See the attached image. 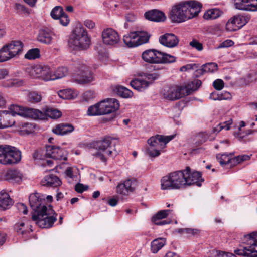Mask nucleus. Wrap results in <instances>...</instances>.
I'll use <instances>...</instances> for the list:
<instances>
[{
    "instance_id": "obj_1",
    "label": "nucleus",
    "mask_w": 257,
    "mask_h": 257,
    "mask_svg": "<svg viewBox=\"0 0 257 257\" xmlns=\"http://www.w3.org/2000/svg\"><path fill=\"white\" fill-rule=\"evenodd\" d=\"M30 206L34 211L32 219L40 227L48 228L52 227L57 220V214L50 205H46L42 195L39 193L31 194L29 196Z\"/></svg>"
},
{
    "instance_id": "obj_2",
    "label": "nucleus",
    "mask_w": 257,
    "mask_h": 257,
    "mask_svg": "<svg viewBox=\"0 0 257 257\" xmlns=\"http://www.w3.org/2000/svg\"><path fill=\"white\" fill-rule=\"evenodd\" d=\"M202 8V4L196 0L181 2L172 7L170 18L174 23L183 22L197 17Z\"/></svg>"
},
{
    "instance_id": "obj_3",
    "label": "nucleus",
    "mask_w": 257,
    "mask_h": 257,
    "mask_svg": "<svg viewBox=\"0 0 257 257\" xmlns=\"http://www.w3.org/2000/svg\"><path fill=\"white\" fill-rule=\"evenodd\" d=\"M186 178L185 171H179L170 173L162 177L161 188L163 190L180 189L186 186Z\"/></svg>"
},
{
    "instance_id": "obj_4",
    "label": "nucleus",
    "mask_w": 257,
    "mask_h": 257,
    "mask_svg": "<svg viewBox=\"0 0 257 257\" xmlns=\"http://www.w3.org/2000/svg\"><path fill=\"white\" fill-rule=\"evenodd\" d=\"M68 44L71 48H88L91 45V37L83 28H76L70 35Z\"/></svg>"
},
{
    "instance_id": "obj_5",
    "label": "nucleus",
    "mask_w": 257,
    "mask_h": 257,
    "mask_svg": "<svg viewBox=\"0 0 257 257\" xmlns=\"http://www.w3.org/2000/svg\"><path fill=\"white\" fill-rule=\"evenodd\" d=\"M112 141L111 137H105L103 140L97 142L95 145L97 152L93 153V156L103 162H106L108 158L115 156L117 152L110 146Z\"/></svg>"
},
{
    "instance_id": "obj_6",
    "label": "nucleus",
    "mask_w": 257,
    "mask_h": 257,
    "mask_svg": "<svg viewBox=\"0 0 257 257\" xmlns=\"http://www.w3.org/2000/svg\"><path fill=\"white\" fill-rule=\"evenodd\" d=\"M174 136H163L157 135L150 138L148 140L149 147L147 154L151 157H156L160 155V151L166 147V145L173 139Z\"/></svg>"
},
{
    "instance_id": "obj_7",
    "label": "nucleus",
    "mask_w": 257,
    "mask_h": 257,
    "mask_svg": "<svg viewBox=\"0 0 257 257\" xmlns=\"http://www.w3.org/2000/svg\"><path fill=\"white\" fill-rule=\"evenodd\" d=\"M243 249H236L234 252L239 255L257 257V232L244 236Z\"/></svg>"
},
{
    "instance_id": "obj_8",
    "label": "nucleus",
    "mask_w": 257,
    "mask_h": 257,
    "mask_svg": "<svg viewBox=\"0 0 257 257\" xmlns=\"http://www.w3.org/2000/svg\"><path fill=\"white\" fill-rule=\"evenodd\" d=\"M26 72L31 77L40 78L44 81L54 80L50 68L44 64H36L29 66L26 68Z\"/></svg>"
},
{
    "instance_id": "obj_9",
    "label": "nucleus",
    "mask_w": 257,
    "mask_h": 257,
    "mask_svg": "<svg viewBox=\"0 0 257 257\" xmlns=\"http://www.w3.org/2000/svg\"><path fill=\"white\" fill-rule=\"evenodd\" d=\"M21 152L10 146H0V163L4 165L17 163L21 160Z\"/></svg>"
},
{
    "instance_id": "obj_10",
    "label": "nucleus",
    "mask_w": 257,
    "mask_h": 257,
    "mask_svg": "<svg viewBox=\"0 0 257 257\" xmlns=\"http://www.w3.org/2000/svg\"><path fill=\"white\" fill-rule=\"evenodd\" d=\"M150 36L144 31H135L123 36V42L128 47H138L148 42Z\"/></svg>"
},
{
    "instance_id": "obj_11",
    "label": "nucleus",
    "mask_w": 257,
    "mask_h": 257,
    "mask_svg": "<svg viewBox=\"0 0 257 257\" xmlns=\"http://www.w3.org/2000/svg\"><path fill=\"white\" fill-rule=\"evenodd\" d=\"M75 67L76 82L80 84H85L94 80L92 73L86 64L77 63Z\"/></svg>"
},
{
    "instance_id": "obj_12",
    "label": "nucleus",
    "mask_w": 257,
    "mask_h": 257,
    "mask_svg": "<svg viewBox=\"0 0 257 257\" xmlns=\"http://www.w3.org/2000/svg\"><path fill=\"white\" fill-rule=\"evenodd\" d=\"M249 20V18L241 15H237L230 19L226 24L228 31H236L243 27Z\"/></svg>"
},
{
    "instance_id": "obj_13",
    "label": "nucleus",
    "mask_w": 257,
    "mask_h": 257,
    "mask_svg": "<svg viewBox=\"0 0 257 257\" xmlns=\"http://www.w3.org/2000/svg\"><path fill=\"white\" fill-rule=\"evenodd\" d=\"M101 37L104 44L114 46L120 40L118 33L112 28H107L102 32Z\"/></svg>"
},
{
    "instance_id": "obj_14",
    "label": "nucleus",
    "mask_w": 257,
    "mask_h": 257,
    "mask_svg": "<svg viewBox=\"0 0 257 257\" xmlns=\"http://www.w3.org/2000/svg\"><path fill=\"white\" fill-rule=\"evenodd\" d=\"M164 98L170 100H175L185 96L182 86H173L164 89Z\"/></svg>"
},
{
    "instance_id": "obj_15",
    "label": "nucleus",
    "mask_w": 257,
    "mask_h": 257,
    "mask_svg": "<svg viewBox=\"0 0 257 257\" xmlns=\"http://www.w3.org/2000/svg\"><path fill=\"white\" fill-rule=\"evenodd\" d=\"M101 107L104 111L105 115L112 114L114 116V113L119 108V101L115 98H107L100 101Z\"/></svg>"
},
{
    "instance_id": "obj_16",
    "label": "nucleus",
    "mask_w": 257,
    "mask_h": 257,
    "mask_svg": "<svg viewBox=\"0 0 257 257\" xmlns=\"http://www.w3.org/2000/svg\"><path fill=\"white\" fill-rule=\"evenodd\" d=\"M46 156L55 160H66L65 151L59 147L53 145L46 146Z\"/></svg>"
},
{
    "instance_id": "obj_17",
    "label": "nucleus",
    "mask_w": 257,
    "mask_h": 257,
    "mask_svg": "<svg viewBox=\"0 0 257 257\" xmlns=\"http://www.w3.org/2000/svg\"><path fill=\"white\" fill-rule=\"evenodd\" d=\"M186 178V186H190L195 184L198 186H201L200 182L203 181L201 174L199 172L195 171L191 172L190 167H187L184 170Z\"/></svg>"
},
{
    "instance_id": "obj_18",
    "label": "nucleus",
    "mask_w": 257,
    "mask_h": 257,
    "mask_svg": "<svg viewBox=\"0 0 257 257\" xmlns=\"http://www.w3.org/2000/svg\"><path fill=\"white\" fill-rule=\"evenodd\" d=\"M136 185L137 181L135 179H127L117 186L116 192L120 194L128 195L135 190Z\"/></svg>"
},
{
    "instance_id": "obj_19",
    "label": "nucleus",
    "mask_w": 257,
    "mask_h": 257,
    "mask_svg": "<svg viewBox=\"0 0 257 257\" xmlns=\"http://www.w3.org/2000/svg\"><path fill=\"white\" fill-rule=\"evenodd\" d=\"M160 43L163 46L172 48L176 47L179 43V39L172 33H166L159 38Z\"/></svg>"
},
{
    "instance_id": "obj_20",
    "label": "nucleus",
    "mask_w": 257,
    "mask_h": 257,
    "mask_svg": "<svg viewBox=\"0 0 257 257\" xmlns=\"http://www.w3.org/2000/svg\"><path fill=\"white\" fill-rule=\"evenodd\" d=\"M160 52L155 49H147L142 55L143 59L148 63H158L160 58L158 54Z\"/></svg>"
},
{
    "instance_id": "obj_21",
    "label": "nucleus",
    "mask_w": 257,
    "mask_h": 257,
    "mask_svg": "<svg viewBox=\"0 0 257 257\" xmlns=\"http://www.w3.org/2000/svg\"><path fill=\"white\" fill-rule=\"evenodd\" d=\"M144 16L146 19L154 22H163L166 19L163 12L156 9L146 12Z\"/></svg>"
},
{
    "instance_id": "obj_22",
    "label": "nucleus",
    "mask_w": 257,
    "mask_h": 257,
    "mask_svg": "<svg viewBox=\"0 0 257 257\" xmlns=\"http://www.w3.org/2000/svg\"><path fill=\"white\" fill-rule=\"evenodd\" d=\"M74 130V126L68 123H61L56 125L52 132L58 135H65L72 132Z\"/></svg>"
},
{
    "instance_id": "obj_23",
    "label": "nucleus",
    "mask_w": 257,
    "mask_h": 257,
    "mask_svg": "<svg viewBox=\"0 0 257 257\" xmlns=\"http://www.w3.org/2000/svg\"><path fill=\"white\" fill-rule=\"evenodd\" d=\"M41 183L44 186L56 187L60 186L62 182L57 176L50 174L45 176L42 180Z\"/></svg>"
},
{
    "instance_id": "obj_24",
    "label": "nucleus",
    "mask_w": 257,
    "mask_h": 257,
    "mask_svg": "<svg viewBox=\"0 0 257 257\" xmlns=\"http://www.w3.org/2000/svg\"><path fill=\"white\" fill-rule=\"evenodd\" d=\"M172 211V210L167 209L158 211L156 215L152 217V221L157 225H163L169 223L170 222H167L166 220L161 221V220L166 218Z\"/></svg>"
},
{
    "instance_id": "obj_25",
    "label": "nucleus",
    "mask_w": 257,
    "mask_h": 257,
    "mask_svg": "<svg viewBox=\"0 0 257 257\" xmlns=\"http://www.w3.org/2000/svg\"><path fill=\"white\" fill-rule=\"evenodd\" d=\"M13 205L9 195L4 191L0 192V210L8 209Z\"/></svg>"
},
{
    "instance_id": "obj_26",
    "label": "nucleus",
    "mask_w": 257,
    "mask_h": 257,
    "mask_svg": "<svg viewBox=\"0 0 257 257\" xmlns=\"http://www.w3.org/2000/svg\"><path fill=\"white\" fill-rule=\"evenodd\" d=\"M201 81L198 79H194L189 82L186 85L182 86L185 96L190 94L193 92L197 90L201 85Z\"/></svg>"
},
{
    "instance_id": "obj_27",
    "label": "nucleus",
    "mask_w": 257,
    "mask_h": 257,
    "mask_svg": "<svg viewBox=\"0 0 257 257\" xmlns=\"http://www.w3.org/2000/svg\"><path fill=\"white\" fill-rule=\"evenodd\" d=\"M24 117H29L34 119H44L46 118L44 112L33 108H26Z\"/></svg>"
},
{
    "instance_id": "obj_28",
    "label": "nucleus",
    "mask_w": 257,
    "mask_h": 257,
    "mask_svg": "<svg viewBox=\"0 0 257 257\" xmlns=\"http://www.w3.org/2000/svg\"><path fill=\"white\" fill-rule=\"evenodd\" d=\"M149 84V81L139 78L133 79L130 82L131 86L139 91H143L148 88Z\"/></svg>"
},
{
    "instance_id": "obj_29",
    "label": "nucleus",
    "mask_w": 257,
    "mask_h": 257,
    "mask_svg": "<svg viewBox=\"0 0 257 257\" xmlns=\"http://www.w3.org/2000/svg\"><path fill=\"white\" fill-rule=\"evenodd\" d=\"M22 174L17 170L10 169L7 171L6 175L5 178L13 182H19L22 180Z\"/></svg>"
},
{
    "instance_id": "obj_30",
    "label": "nucleus",
    "mask_w": 257,
    "mask_h": 257,
    "mask_svg": "<svg viewBox=\"0 0 257 257\" xmlns=\"http://www.w3.org/2000/svg\"><path fill=\"white\" fill-rule=\"evenodd\" d=\"M252 0H234V5L236 9L241 10L253 11V8L251 7Z\"/></svg>"
},
{
    "instance_id": "obj_31",
    "label": "nucleus",
    "mask_w": 257,
    "mask_h": 257,
    "mask_svg": "<svg viewBox=\"0 0 257 257\" xmlns=\"http://www.w3.org/2000/svg\"><path fill=\"white\" fill-rule=\"evenodd\" d=\"M22 49H18L16 51H11L10 49H0V62L8 60L10 58L18 55Z\"/></svg>"
},
{
    "instance_id": "obj_32",
    "label": "nucleus",
    "mask_w": 257,
    "mask_h": 257,
    "mask_svg": "<svg viewBox=\"0 0 257 257\" xmlns=\"http://www.w3.org/2000/svg\"><path fill=\"white\" fill-rule=\"evenodd\" d=\"M166 244V239L158 238L153 240L151 243V251L153 253H157Z\"/></svg>"
},
{
    "instance_id": "obj_33",
    "label": "nucleus",
    "mask_w": 257,
    "mask_h": 257,
    "mask_svg": "<svg viewBox=\"0 0 257 257\" xmlns=\"http://www.w3.org/2000/svg\"><path fill=\"white\" fill-rule=\"evenodd\" d=\"M218 69L217 64L215 63H208L202 65V68L196 70L199 74L203 75L205 72L213 73Z\"/></svg>"
},
{
    "instance_id": "obj_34",
    "label": "nucleus",
    "mask_w": 257,
    "mask_h": 257,
    "mask_svg": "<svg viewBox=\"0 0 257 257\" xmlns=\"http://www.w3.org/2000/svg\"><path fill=\"white\" fill-rule=\"evenodd\" d=\"M87 113L89 115L91 116L105 115L104 111H103V109L101 107L100 102L89 107L87 111Z\"/></svg>"
},
{
    "instance_id": "obj_35",
    "label": "nucleus",
    "mask_w": 257,
    "mask_h": 257,
    "mask_svg": "<svg viewBox=\"0 0 257 257\" xmlns=\"http://www.w3.org/2000/svg\"><path fill=\"white\" fill-rule=\"evenodd\" d=\"M37 39L39 41L44 44H50L52 40L51 34L46 30H41Z\"/></svg>"
},
{
    "instance_id": "obj_36",
    "label": "nucleus",
    "mask_w": 257,
    "mask_h": 257,
    "mask_svg": "<svg viewBox=\"0 0 257 257\" xmlns=\"http://www.w3.org/2000/svg\"><path fill=\"white\" fill-rule=\"evenodd\" d=\"M5 115H2V128L12 126L15 123L13 117L8 112L5 113Z\"/></svg>"
},
{
    "instance_id": "obj_37",
    "label": "nucleus",
    "mask_w": 257,
    "mask_h": 257,
    "mask_svg": "<svg viewBox=\"0 0 257 257\" xmlns=\"http://www.w3.org/2000/svg\"><path fill=\"white\" fill-rule=\"evenodd\" d=\"M216 159L221 166L229 164L231 166H233V158H230L227 153L217 154Z\"/></svg>"
},
{
    "instance_id": "obj_38",
    "label": "nucleus",
    "mask_w": 257,
    "mask_h": 257,
    "mask_svg": "<svg viewBox=\"0 0 257 257\" xmlns=\"http://www.w3.org/2000/svg\"><path fill=\"white\" fill-rule=\"evenodd\" d=\"M221 14V12L218 9L208 10L204 14L203 18L205 20L215 19Z\"/></svg>"
},
{
    "instance_id": "obj_39",
    "label": "nucleus",
    "mask_w": 257,
    "mask_h": 257,
    "mask_svg": "<svg viewBox=\"0 0 257 257\" xmlns=\"http://www.w3.org/2000/svg\"><path fill=\"white\" fill-rule=\"evenodd\" d=\"M9 113L14 117L15 115H18L23 117L25 116L26 108L22 107L17 105H13L10 107Z\"/></svg>"
},
{
    "instance_id": "obj_40",
    "label": "nucleus",
    "mask_w": 257,
    "mask_h": 257,
    "mask_svg": "<svg viewBox=\"0 0 257 257\" xmlns=\"http://www.w3.org/2000/svg\"><path fill=\"white\" fill-rule=\"evenodd\" d=\"M117 94L123 98H131L133 96V93L130 89L121 86L116 87Z\"/></svg>"
},
{
    "instance_id": "obj_41",
    "label": "nucleus",
    "mask_w": 257,
    "mask_h": 257,
    "mask_svg": "<svg viewBox=\"0 0 257 257\" xmlns=\"http://www.w3.org/2000/svg\"><path fill=\"white\" fill-rule=\"evenodd\" d=\"M58 93L59 96L63 99H72L76 95L71 89L61 90Z\"/></svg>"
},
{
    "instance_id": "obj_42",
    "label": "nucleus",
    "mask_w": 257,
    "mask_h": 257,
    "mask_svg": "<svg viewBox=\"0 0 257 257\" xmlns=\"http://www.w3.org/2000/svg\"><path fill=\"white\" fill-rule=\"evenodd\" d=\"M68 74V69L65 67H61L57 68L52 74V78H54V80L57 79H60L65 76Z\"/></svg>"
},
{
    "instance_id": "obj_43",
    "label": "nucleus",
    "mask_w": 257,
    "mask_h": 257,
    "mask_svg": "<svg viewBox=\"0 0 257 257\" xmlns=\"http://www.w3.org/2000/svg\"><path fill=\"white\" fill-rule=\"evenodd\" d=\"M158 55L160 59L158 63H170L175 61L176 58L173 56L163 53L161 52Z\"/></svg>"
},
{
    "instance_id": "obj_44",
    "label": "nucleus",
    "mask_w": 257,
    "mask_h": 257,
    "mask_svg": "<svg viewBox=\"0 0 257 257\" xmlns=\"http://www.w3.org/2000/svg\"><path fill=\"white\" fill-rule=\"evenodd\" d=\"M138 75L141 77H144L145 79H147L149 81H150V84L152 83L153 81L158 79L160 75L158 73H144L140 72L138 74Z\"/></svg>"
},
{
    "instance_id": "obj_45",
    "label": "nucleus",
    "mask_w": 257,
    "mask_h": 257,
    "mask_svg": "<svg viewBox=\"0 0 257 257\" xmlns=\"http://www.w3.org/2000/svg\"><path fill=\"white\" fill-rule=\"evenodd\" d=\"M65 14L63 9L61 6L55 7L51 12L50 15L55 20H58L62 15Z\"/></svg>"
},
{
    "instance_id": "obj_46",
    "label": "nucleus",
    "mask_w": 257,
    "mask_h": 257,
    "mask_svg": "<svg viewBox=\"0 0 257 257\" xmlns=\"http://www.w3.org/2000/svg\"><path fill=\"white\" fill-rule=\"evenodd\" d=\"M40 57L39 49H29L25 55V58L29 60H34Z\"/></svg>"
},
{
    "instance_id": "obj_47",
    "label": "nucleus",
    "mask_w": 257,
    "mask_h": 257,
    "mask_svg": "<svg viewBox=\"0 0 257 257\" xmlns=\"http://www.w3.org/2000/svg\"><path fill=\"white\" fill-rule=\"evenodd\" d=\"M232 123V119L219 123L216 127H214L212 132L213 133H216L221 131L222 129L225 128L226 130L230 129V125Z\"/></svg>"
},
{
    "instance_id": "obj_48",
    "label": "nucleus",
    "mask_w": 257,
    "mask_h": 257,
    "mask_svg": "<svg viewBox=\"0 0 257 257\" xmlns=\"http://www.w3.org/2000/svg\"><path fill=\"white\" fill-rule=\"evenodd\" d=\"M210 136L206 132L200 133L196 136V140H198V144L200 145L206 142L207 140H212L214 137H210Z\"/></svg>"
},
{
    "instance_id": "obj_49",
    "label": "nucleus",
    "mask_w": 257,
    "mask_h": 257,
    "mask_svg": "<svg viewBox=\"0 0 257 257\" xmlns=\"http://www.w3.org/2000/svg\"><path fill=\"white\" fill-rule=\"evenodd\" d=\"M44 113H45L46 116H47L53 119L59 118L61 115L60 111L52 108L47 109Z\"/></svg>"
},
{
    "instance_id": "obj_50",
    "label": "nucleus",
    "mask_w": 257,
    "mask_h": 257,
    "mask_svg": "<svg viewBox=\"0 0 257 257\" xmlns=\"http://www.w3.org/2000/svg\"><path fill=\"white\" fill-rule=\"evenodd\" d=\"M24 44L23 42L20 40H13L4 45L2 48H11L12 47H19L23 48Z\"/></svg>"
},
{
    "instance_id": "obj_51",
    "label": "nucleus",
    "mask_w": 257,
    "mask_h": 257,
    "mask_svg": "<svg viewBox=\"0 0 257 257\" xmlns=\"http://www.w3.org/2000/svg\"><path fill=\"white\" fill-rule=\"evenodd\" d=\"M29 100L32 103H38L42 99L41 96L36 92H31L28 95Z\"/></svg>"
},
{
    "instance_id": "obj_52",
    "label": "nucleus",
    "mask_w": 257,
    "mask_h": 257,
    "mask_svg": "<svg viewBox=\"0 0 257 257\" xmlns=\"http://www.w3.org/2000/svg\"><path fill=\"white\" fill-rule=\"evenodd\" d=\"M177 232L179 233H186L195 235L200 233V230L194 228H180L178 229Z\"/></svg>"
},
{
    "instance_id": "obj_53",
    "label": "nucleus",
    "mask_w": 257,
    "mask_h": 257,
    "mask_svg": "<svg viewBox=\"0 0 257 257\" xmlns=\"http://www.w3.org/2000/svg\"><path fill=\"white\" fill-rule=\"evenodd\" d=\"M250 159V157L248 155H239L238 156L233 158V166H235L237 164L246 160H248Z\"/></svg>"
},
{
    "instance_id": "obj_54",
    "label": "nucleus",
    "mask_w": 257,
    "mask_h": 257,
    "mask_svg": "<svg viewBox=\"0 0 257 257\" xmlns=\"http://www.w3.org/2000/svg\"><path fill=\"white\" fill-rule=\"evenodd\" d=\"M253 132L252 130H248L245 133H243L240 132L235 133L234 134L235 136L240 141L245 142L244 138L248 135L252 134Z\"/></svg>"
},
{
    "instance_id": "obj_55",
    "label": "nucleus",
    "mask_w": 257,
    "mask_h": 257,
    "mask_svg": "<svg viewBox=\"0 0 257 257\" xmlns=\"http://www.w3.org/2000/svg\"><path fill=\"white\" fill-rule=\"evenodd\" d=\"M198 67V65L197 64H188L186 65L183 66L180 68V71L181 72L187 71L190 70H193L195 69H197Z\"/></svg>"
},
{
    "instance_id": "obj_56",
    "label": "nucleus",
    "mask_w": 257,
    "mask_h": 257,
    "mask_svg": "<svg viewBox=\"0 0 257 257\" xmlns=\"http://www.w3.org/2000/svg\"><path fill=\"white\" fill-rule=\"evenodd\" d=\"M98 58L100 61H106L108 58V54L106 49H100L98 52Z\"/></svg>"
},
{
    "instance_id": "obj_57",
    "label": "nucleus",
    "mask_w": 257,
    "mask_h": 257,
    "mask_svg": "<svg viewBox=\"0 0 257 257\" xmlns=\"http://www.w3.org/2000/svg\"><path fill=\"white\" fill-rule=\"evenodd\" d=\"M213 85L216 90H220L224 87V82L221 79H217L214 81Z\"/></svg>"
},
{
    "instance_id": "obj_58",
    "label": "nucleus",
    "mask_w": 257,
    "mask_h": 257,
    "mask_svg": "<svg viewBox=\"0 0 257 257\" xmlns=\"http://www.w3.org/2000/svg\"><path fill=\"white\" fill-rule=\"evenodd\" d=\"M234 44V42L231 40H226L221 43L217 47V48H223L231 47Z\"/></svg>"
},
{
    "instance_id": "obj_59",
    "label": "nucleus",
    "mask_w": 257,
    "mask_h": 257,
    "mask_svg": "<svg viewBox=\"0 0 257 257\" xmlns=\"http://www.w3.org/2000/svg\"><path fill=\"white\" fill-rule=\"evenodd\" d=\"M20 85V84H19V81L17 79H12L10 80L7 81L4 83V86L5 87H13V86H18Z\"/></svg>"
},
{
    "instance_id": "obj_60",
    "label": "nucleus",
    "mask_w": 257,
    "mask_h": 257,
    "mask_svg": "<svg viewBox=\"0 0 257 257\" xmlns=\"http://www.w3.org/2000/svg\"><path fill=\"white\" fill-rule=\"evenodd\" d=\"M60 23L63 26H67L69 23V19L68 16L66 14H64L60 18H58Z\"/></svg>"
},
{
    "instance_id": "obj_61",
    "label": "nucleus",
    "mask_w": 257,
    "mask_h": 257,
    "mask_svg": "<svg viewBox=\"0 0 257 257\" xmlns=\"http://www.w3.org/2000/svg\"><path fill=\"white\" fill-rule=\"evenodd\" d=\"M17 207L20 213L24 214H27L28 213V209L26 205L22 203H18L17 204Z\"/></svg>"
},
{
    "instance_id": "obj_62",
    "label": "nucleus",
    "mask_w": 257,
    "mask_h": 257,
    "mask_svg": "<svg viewBox=\"0 0 257 257\" xmlns=\"http://www.w3.org/2000/svg\"><path fill=\"white\" fill-rule=\"evenodd\" d=\"M88 188V186L84 185L81 183H77L75 186V190L78 193H82L85 190H87Z\"/></svg>"
},
{
    "instance_id": "obj_63",
    "label": "nucleus",
    "mask_w": 257,
    "mask_h": 257,
    "mask_svg": "<svg viewBox=\"0 0 257 257\" xmlns=\"http://www.w3.org/2000/svg\"><path fill=\"white\" fill-rule=\"evenodd\" d=\"M15 8L18 13L26 14L28 13V10L23 6L20 4H16Z\"/></svg>"
},
{
    "instance_id": "obj_64",
    "label": "nucleus",
    "mask_w": 257,
    "mask_h": 257,
    "mask_svg": "<svg viewBox=\"0 0 257 257\" xmlns=\"http://www.w3.org/2000/svg\"><path fill=\"white\" fill-rule=\"evenodd\" d=\"M216 257H236V256L232 253L218 251Z\"/></svg>"
}]
</instances>
